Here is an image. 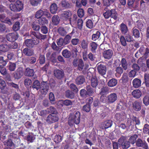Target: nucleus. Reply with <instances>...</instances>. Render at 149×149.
I'll return each instance as SVG.
<instances>
[{
    "label": "nucleus",
    "mask_w": 149,
    "mask_h": 149,
    "mask_svg": "<svg viewBox=\"0 0 149 149\" xmlns=\"http://www.w3.org/2000/svg\"><path fill=\"white\" fill-rule=\"evenodd\" d=\"M23 74V70L22 68H18L15 72L14 77L16 79L20 78Z\"/></svg>",
    "instance_id": "ddd939ff"
},
{
    "label": "nucleus",
    "mask_w": 149,
    "mask_h": 149,
    "mask_svg": "<svg viewBox=\"0 0 149 149\" xmlns=\"http://www.w3.org/2000/svg\"><path fill=\"white\" fill-rule=\"evenodd\" d=\"M5 17V16L2 15H0V19L2 22H3L6 23L8 24L9 25H11L12 24L13 20L12 19H10L9 17H7L4 21L2 20Z\"/></svg>",
    "instance_id": "6ab92c4d"
},
{
    "label": "nucleus",
    "mask_w": 149,
    "mask_h": 149,
    "mask_svg": "<svg viewBox=\"0 0 149 149\" xmlns=\"http://www.w3.org/2000/svg\"><path fill=\"white\" fill-rule=\"evenodd\" d=\"M78 16L80 17H82L84 15V11L82 9L80 8L78 10L77 12Z\"/></svg>",
    "instance_id": "6e6d98bb"
},
{
    "label": "nucleus",
    "mask_w": 149,
    "mask_h": 149,
    "mask_svg": "<svg viewBox=\"0 0 149 149\" xmlns=\"http://www.w3.org/2000/svg\"><path fill=\"white\" fill-rule=\"evenodd\" d=\"M118 144L121 146L123 149H127L130 146V144L129 142L122 139H119L118 141Z\"/></svg>",
    "instance_id": "9d476101"
},
{
    "label": "nucleus",
    "mask_w": 149,
    "mask_h": 149,
    "mask_svg": "<svg viewBox=\"0 0 149 149\" xmlns=\"http://www.w3.org/2000/svg\"><path fill=\"white\" fill-rule=\"evenodd\" d=\"M80 112L79 111L77 112L71 120V118H69V123H71V124H72L73 123H75L76 124H79L80 121Z\"/></svg>",
    "instance_id": "423d86ee"
},
{
    "label": "nucleus",
    "mask_w": 149,
    "mask_h": 149,
    "mask_svg": "<svg viewBox=\"0 0 149 149\" xmlns=\"http://www.w3.org/2000/svg\"><path fill=\"white\" fill-rule=\"evenodd\" d=\"M32 39H27L25 41L26 45L29 47H32L34 45L37 44L39 43V40L34 37L32 38Z\"/></svg>",
    "instance_id": "39448f33"
},
{
    "label": "nucleus",
    "mask_w": 149,
    "mask_h": 149,
    "mask_svg": "<svg viewBox=\"0 0 149 149\" xmlns=\"http://www.w3.org/2000/svg\"><path fill=\"white\" fill-rule=\"evenodd\" d=\"M59 17L57 15H54L52 18V23L54 25H57L59 22Z\"/></svg>",
    "instance_id": "4be33fe9"
},
{
    "label": "nucleus",
    "mask_w": 149,
    "mask_h": 149,
    "mask_svg": "<svg viewBox=\"0 0 149 149\" xmlns=\"http://www.w3.org/2000/svg\"><path fill=\"white\" fill-rule=\"evenodd\" d=\"M100 33L97 31L96 33L93 34L92 36V39L94 41L98 39L100 36Z\"/></svg>",
    "instance_id": "a18cd8bd"
},
{
    "label": "nucleus",
    "mask_w": 149,
    "mask_h": 149,
    "mask_svg": "<svg viewBox=\"0 0 149 149\" xmlns=\"http://www.w3.org/2000/svg\"><path fill=\"white\" fill-rule=\"evenodd\" d=\"M31 38L34 37L36 38L39 40V39L44 40L46 38V35H43L38 33H36L35 32H32L30 35Z\"/></svg>",
    "instance_id": "f8f14e48"
},
{
    "label": "nucleus",
    "mask_w": 149,
    "mask_h": 149,
    "mask_svg": "<svg viewBox=\"0 0 149 149\" xmlns=\"http://www.w3.org/2000/svg\"><path fill=\"white\" fill-rule=\"evenodd\" d=\"M83 21L81 19H79L78 21L77 26L78 28L81 29L82 28Z\"/></svg>",
    "instance_id": "864d4df0"
},
{
    "label": "nucleus",
    "mask_w": 149,
    "mask_h": 149,
    "mask_svg": "<svg viewBox=\"0 0 149 149\" xmlns=\"http://www.w3.org/2000/svg\"><path fill=\"white\" fill-rule=\"evenodd\" d=\"M91 84L93 87H95L98 84L97 80L96 77H93L91 79Z\"/></svg>",
    "instance_id": "4c0bfd02"
},
{
    "label": "nucleus",
    "mask_w": 149,
    "mask_h": 149,
    "mask_svg": "<svg viewBox=\"0 0 149 149\" xmlns=\"http://www.w3.org/2000/svg\"><path fill=\"white\" fill-rule=\"evenodd\" d=\"M8 68L10 70V71H13L16 68V65L14 63H10Z\"/></svg>",
    "instance_id": "37998d69"
},
{
    "label": "nucleus",
    "mask_w": 149,
    "mask_h": 149,
    "mask_svg": "<svg viewBox=\"0 0 149 149\" xmlns=\"http://www.w3.org/2000/svg\"><path fill=\"white\" fill-rule=\"evenodd\" d=\"M149 132V125L145 124L143 128V132L146 134H148Z\"/></svg>",
    "instance_id": "0e129e2a"
},
{
    "label": "nucleus",
    "mask_w": 149,
    "mask_h": 149,
    "mask_svg": "<svg viewBox=\"0 0 149 149\" xmlns=\"http://www.w3.org/2000/svg\"><path fill=\"white\" fill-rule=\"evenodd\" d=\"M72 14L70 11H66L63 12L61 14V18L65 20H68L70 22L71 21V17Z\"/></svg>",
    "instance_id": "6e6552de"
},
{
    "label": "nucleus",
    "mask_w": 149,
    "mask_h": 149,
    "mask_svg": "<svg viewBox=\"0 0 149 149\" xmlns=\"http://www.w3.org/2000/svg\"><path fill=\"white\" fill-rule=\"evenodd\" d=\"M80 95H81V96L84 98H86L87 93V92L86 91L84 90V89H81V90L80 91Z\"/></svg>",
    "instance_id": "4d7b16f0"
},
{
    "label": "nucleus",
    "mask_w": 149,
    "mask_h": 149,
    "mask_svg": "<svg viewBox=\"0 0 149 149\" xmlns=\"http://www.w3.org/2000/svg\"><path fill=\"white\" fill-rule=\"evenodd\" d=\"M73 65L75 67H78L79 70H83L84 71L88 67L87 64L84 65L83 61L81 59H74L73 62Z\"/></svg>",
    "instance_id": "f257e3e1"
},
{
    "label": "nucleus",
    "mask_w": 149,
    "mask_h": 149,
    "mask_svg": "<svg viewBox=\"0 0 149 149\" xmlns=\"http://www.w3.org/2000/svg\"><path fill=\"white\" fill-rule=\"evenodd\" d=\"M41 1L42 0H30V1L32 5L36 6L39 4Z\"/></svg>",
    "instance_id": "603ef678"
},
{
    "label": "nucleus",
    "mask_w": 149,
    "mask_h": 149,
    "mask_svg": "<svg viewBox=\"0 0 149 149\" xmlns=\"http://www.w3.org/2000/svg\"><path fill=\"white\" fill-rule=\"evenodd\" d=\"M63 56L66 58H68L71 56V53L67 49L64 50L62 52Z\"/></svg>",
    "instance_id": "e433bc0d"
},
{
    "label": "nucleus",
    "mask_w": 149,
    "mask_h": 149,
    "mask_svg": "<svg viewBox=\"0 0 149 149\" xmlns=\"http://www.w3.org/2000/svg\"><path fill=\"white\" fill-rule=\"evenodd\" d=\"M35 137L32 133H29L27 136V140L28 141L32 142L35 139Z\"/></svg>",
    "instance_id": "79ce46f5"
},
{
    "label": "nucleus",
    "mask_w": 149,
    "mask_h": 149,
    "mask_svg": "<svg viewBox=\"0 0 149 149\" xmlns=\"http://www.w3.org/2000/svg\"><path fill=\"white\" fill-rule=\"evenodd\" d=\"M76 83L77 84H83L85 81V79L83 76H79L76 79Z\"/></svg>",
    "instance_id": "b1692460"
},
{
    "label": "nucleus",
    "mask_w": 149,
    "mask_h": 149,
    "mask_svg": "<svg viewBox=\"0 0 149 149\" xmlns=\"http://www.w3.org/2000/svg\"><path fill=\"white\" fill-rule=\"evenodd\" d=\"M63 7L69 8L70 6V3L69 0H63L61 3Z\"/></svg>",
    "instance_id": "cd10ccee"
},
{
    "label": "nucleus",
    "mask_w": 149,
    "mask_h": 149,
    "mask_svg": "<svg viewBox=\"0 0 149 149\" xmlns=\"http://www.w3.org/2000/svg\"><path fill=\"white\" fill-rule=\"evenodd\" d=\"M19 22H16L14 25L13 29L15 31H17L19 30Z\"/></svg>",
    "instance_id": "052dcab7"
},
{
    "label": "nucleus",
    "mask_w": 149,
    "mask_h": 149,
    "mask_svg": "<svg viewBox=\"0 0 149 149\" xmlns=\"http://www.w3.org/2000/svg\"><path fill=\"white\" fill-rule=\"evenodd\" d=\"M88 44L87 40H83L81 41V45L83 49H87Z\"/></svg>",
    "instance_id": "c85d7f7f"
},
{
    "label": "nucleus",
    "mask_w": 149,
    "mask_h": 149,
    "mask_svg": "<svg viewBox=\"0 0 149 149\" xmlns=\"http://www.w3.org/2000/svg\"><path fill=\"white\" fill-rule=\"evenodd\" d=\"M24 84L27 87L31 86L32 82L31 79H26L24 81Z\"/></svg>",
    "instance_id": "de8ad7c7"
},
{
    "label": "nucleus",
    "mask_w": 149,
    "mask_h": 149,
    "mask_svg": "<svg viewBox=\"0 0 149 149\" xmlns=\"http://www.w3.org/2000/svg\"><path fill=\"white\" fill-rule=\"evenodd\" d=\"M58 118L56 115H50L47 118V121L48 123H52L58 121Z\"/></svg>",
    "instance_id": "4468645a"
},
{
    "label": "nucleus",
    "mask_w": 149,
    "mask_h": 149,
    "mask_svg": "<svg viewBox=\"0 0 149 149\" xmlns=\"http://www.w3.org/2000/svg\"><path fill=\"white\" fill-rule=\"evenodd\" d=\"M105 101L106 103H113L115 102L118 98V96L115 93H112L108 95Z\"/></svg>",
    "instance_id": "20e7f679"
},
{
    "label": "nucleus",
    "mask_w": 149,
    "mask_h": 149,
    "mask_svg": "<svg viewBox=\"0 0 149 149\" xmlns=\"http://www.w3.org/2000/svg\"><path fill=\"white\" fill-rule=\"evenodd\" d=\"M9 47L7 45H0V50L3 52H6L8 51Z\"/></svg>",
    "instance_id": "c9c22d12"
},
{
    "label": "nucleus",
    "mask_w": 149,
    "mask_h": 149,
    "mask_svg": "<svg viewBox=\"0 0 149 149\" xmlns=\"http://www.w3.org/2000/svg\"><path fill=\"white\" fill-rule=\"evenodd\" d=\"M121 65L125 70L127 69V64L126 59L124 58H122L121 61Z\"/></svg>",
    "instance_id": "72a5a7b5"
},
{
    "label": "nucleus",
    "mask_w": 149,
    "mask_h": 149,
    "mask_svg": "<svg viewBox=\"0 0 149 149\" xmlns=\"http://www.w3.org/2000/svg\"><path fill=\"white\" fill-rule=\"evenodd\" d=\"M49 89V86L46 82L42 81L41 83L40 91L42 94H46Z\"/></svg>",
    "instance_id": "0eeeda50"
},
{
    "label": "nucleus",
    "mask_w": 149,
    "mask_h": 149,
    "mask_svg": "<svg viewBox=\"0 0 149 149\" xmlns=\"http://www.w3.org/2000/svg\"><path fill=\"white\" fill-rule=\"evenodd\" d=\"M90 45L91 47V51L93 52H94L97 48V44L95 42H92L90 43Z\"/></svg>",
    "instance_id": "c03bdc74"
},
{
    "label": "nucleus",
    "mask_w": 149,
    "mask_h": 149,
    "mask_svg": "<svg viewBox=\"0 0 149 149\" xmlns=\"http://www.w3.org/2000/svg\"><path fill=\"white\" fill-rule=\"evenodd\" d=\"M97 69L99 74L102 75H104L106 73L107 68L106 66L104 65L98 63L97 65Z\"/></svg>",
    "instance_id": "9b49d317"
},
{
    "label": "nucleus",
    "mask_w": 149,
    "mask_h": 149,
    "mask_svg": "<svg viewBox=\"0 0 149 149\" xmlns=\"http://www.w3.org/2000/svg\"><path fill=\"white\" fill-rule=\"evenodd\" d=\"M137 137V135L136 134L131 136L129 139V142L132 144H134Z\"/></svg>",
    "instance_id": "2f4dec72"
},
{
    "label": "nucleus",
    "mask_w": 149,
    "mask_h": 149,
    "mask_svg": "<svg viewBox=\"0 0 149 149\" xmlns=\"http://www.w3.org/2000/svg\"><path fill=\"white\" fill-rule=\"evenodd\" d=\"M44 13L43 11L41 10H40L36 12L35 15V17L37 18H40L44 15Z\"/></svg>",
    "instance_id": "f704fd0d"
},
{
    "label": "nucleus",
    "mask_w": 149,
    "mask_h": 149,
    "mask_svg": "<svg viewBox=\"0 0 149 149\" xmlns=\"http://www.w3.org/2000/svg\"><path fill=\"white\" fill-rule=\"evenodd\" d=\"M6 86V84L5 82L3 80L2 77H0V88L3 89Z\"/></svg>",
    "instance_id": "a19ab883"
},
{
    "label": "nucleus",
    "mask_w": 149,
    "mask_h": 149,
    "mask_svg": "<svg viewBox=\"0 0 149 149\" xmlns=\"http://www.w3.org/2000/svg\"><path fill=\"white\" fill-rule=\"evenodd\" d=\"M120 30L122 33L124 34L126 33L128 31L126 25L123 23L120 25Z\"/></svg>",
    "instance_id": "bb28decb"
},
{
    "label": "nucleus",
    "mask_w": 149,
    "mask_h": 149,
    "mask_svg": "<svg viewBox=\"0 0 149 149\" xmlns=\"http://www.w3.org/2000/svg\"><path fill=\"white\" fill-rule=\"evenodd\" d=\"M6 37L8 40L13 42L15 41L17 39L18 35L16 32H14L8 34Z\"/></svg>",
    "instance_id": "1a4fd4ad"
},
{
    "label": "nucleus",
    "mask_w": 149,
    "mask_h": 149,
    "mask_svg": "<svg viewBox=\"0 0 149 149\" xmlns=\"http://www.w3.org/2000/svg\"><path fill=\"white\" fill-rule=\"evenodd\" d=\"M32 26L33 30L36 31H39L40 28L39 25L36 22H33L32 25Z\"/></svg>",
    "instance_id": "ea45409f"
},
{
    "label": "nucleus",
    "mask_w": 149,
    "mask_h": 149,
    "mask_svg": "<svg viewBox=\"0 0 149 149\" xmlns=\"http://www.w3.org/2000/svg\"><path fill=\"white\" fill-rule=\"evenodd\" d=\"M70 88L72 91L75 92L77 93L78 91L77 88L74 84H71L70 86Z\"/></svg>",
    "instance_id": "8fccbe9b"
},
{
    "label": "nucleus",
    "mask_w": 149,
    "mask_h": 149,
    "mask_svg": "<svg viewBox=\"0 0 149 149\" xmlns=\"http://www.w3.org/2000/svg\"><path fill=\"white\" fill-rule=\"evenodd\" d=\"M133 108L136 111H140L141 109V103L137 101L134 102L133 104Z\"/></svg>",
    "instance_id": "a211bd4d"
},
{
    "label": "nucleus",
    "mask_w": 149,
    "mask_h": 149,
    "mask_svg": "<svg viewBox=\"0 0 149 149\" xmlns=\"http://www.w3.org/2000/svg\"><path fill=\"white\" fill-rule=\"evenodd\" d=\"M104 17L105 18H108L111 16V18L116 20L118 18V14L114 9L108 10L103 13Z\"/></svg>",
    "instance_id": "7ed1b4c3"
},
{
    "label": "nucleus",
    "mask_w": 149,
    "mask_h": 149,
    "mask_svg": "<svg viewBox=\"0 0 149 149\" xmlns=\"http://www.w3.org/2000/svg\"><path fill=\"white\" fill-rule=\"evenodd\" d=\"M86 26L89 29H91L93 26V23L91 20H88L86 23Z\"/></svg>",
    "instance_id": "3c124183"
},
{
    "label": "nucleus",
    "mask_w": 149,
    "mask_h": 149,
    "mask_svg": "<svg viewBox=\"0 0 149 149\" xmlns=\"http://www.w3.org/2000/svg\"><path fill=\"white\" fill-rule=\"evenodd\" d=\"M55 76L59 79H61L64 76V73L62 70H55L54 72Z\"/></svg>",
    "instance_id": "f3484780"
},
{
    "label": "nucleus",
    "mask_w": 149,
    "mask_h": 149,
    "mask_svg": "<svg viewBox=\"0 0 149 149\" xmlns=\"http://www.w3.org/2000/svg\"><path fill=\"white\" fill-rule=\"evenodd\" d=\"M136 145L138 147H142L145 149H147L148 148L147 143L140 139H138L136 142Z\"/></svg>",
    "instance_id": "dca6fc26"
},
{
    "label": "nucleus",
    "mask_w": 149,
    "mask_h": 149,
    "mask_svg": "<svg viewBox=\"0 0 149 149\" xmlns=\"http://www.w3.org/2000/svg\"><path fill=\"white\" fill-rule=\"evenodd\" d=\"M72 92L70 91H68L66 92V95L68 98L72 99L74 97V95L73 93H71Z\"/></svg>",
    "instance_id": "e2e57ef3"
},
{
    "label": "nucleus",
    "mask_w": 149,
    "mask_h": 149,
    "mask_svg": "<svg viewBox=\"0 0 149 149\" xmlns=\"http://www.w3.org/2000/svg\"><path fill=\"white\" fill-rule=\"evenodd\" d=\"M62 140L61 136L58 135H56L54 139V141L56 143H58Z\"/></svg>",
    "instance_id": "bf43d9fd"
},
{
    "label": "nucleus",
    "mask_w": 149,
    "mask_h": 149,
    "mask_svg": "<svg viewBox=\"0 0 149 149\" xmlns=\"http://www.w3.org/2000/svg\"><path fill=\"white\" fill-rule=\"evenodd\" d=\"M113 54V52L111 49H108L104 51L103 55L105 58L110 59Z\"/></svg>",
    "instance_id": "2eb2a0df"
},
{
    "label": "nucleus",
    "mask_w": 149,
    "mask_h": 149,
    "mask_svg": "<svg viewBox=\"0 0 149 149\" xmlns=\"http://www.w3.org/2000/svg\"><path fill=\"white\" fill-rule=\"evenodd\" d=\"M58 9L57 5L55 3H53L50 6V11L52 14L56 13Z\"/></svg>",
    "instance_id": "a878e982"
},
{
    "label": "nucleus",
    "mask_w": 149,
    "mask_h": 149,
    "mask_svg": "<svg viewBox=\"0 0 149 149\" xmlns=\"http://www.w3.org/2000/svg\"><path fill=\"white\" fill-rule=\"evenodd\" d=\"M132 34L133 36L136 38H138L139 37L140 33L139 31L136 29L134 28L133 29Z\"/></svg>",
    "instance_id": "473e14b6"
},
{
    "label": "nucleus",
    "mask_w": 149,
    "mask_h": 149,
    "mask_svg": "<svg viewBox=\"0 0 149 149\" xmlns=\"http://www.w3.org/2000/svg\"><path fill=\"white\" fill-rule=\"evenodd\" d=\"M71 39V37L69 35H67L65 38L64 43L65 44H68L70 42Z\"/></svg>",
    "instance_id": "5fc2aeb1"
},
{
    "label": "nucleus",
    "mask_w": 149,
    "mask_h": 149,
    "mask_svg": "<svg viewBox=\"0 0 149 149\" xmlns=\"http://www.w3.org/2000/svg\"><path fill=\"white\" fill-rule=\"evenodd\" d=\"M141 80L138 78L134 79L132 81L133 86L135 88L139 87L141 86Z\"/></svg>",
    "instance_id": "412c9836"
},
{
    "label": "nucleus",
    "mask_w": 149,
    "mask_h": 149,
    "mask_svg": "<svg viewBox=\"0 0 149 149\" xmlns=\"http://www.w3.org/2000/svg\"><path fill=\"white\" fill-rule=\"evenodd\" d=\"M143 104L146 106L149 104V97L148 96H145L143 98Z\"/></svg>",
    "instance_id": "49530a36"
},
{
    "label": "nucleus",
    "mask_w": 149,
    "mask_h": 149,
    "mask_svg": "<svg viewBox=\"0 0 149 149\" xmlns=\"http://www.w3.org/2000/svg\"><path fill=\"white\" fill-rule=\"evenodd\" d=\"M6 64V62L3 59V57L0 56V67H3Z\"/></svg>",
    "instance_id": "680f3d73"
},
{
    "label": "nucleus",
    "mask_w": 149,
    "mask_h": 149,
    "mask_svg": "<svg viewBox=\"0 0 149 149\" xmlns=\"http://www.w3.org/2000/svg\"><path fill=\"white\" fill-rule=\"evenodd\" d=\"M23 53L25 55L29 56L32 55L33 54V51L28 48H25L24 49Z\"/></svg>",
    "instance_id": "c756f323"
},
{
    "label": "nucleus",
    "mask_w": 149,
    "mask_h": 149,
    "mask_svg": "<svg viewBox=\"0 0 149 149\" xmlns=\"http://www.w3.org/2000/svg\"><path fill=\"white\" fill-rule=\"evenodd\" d=\"M24 74L26 76H32L34 75V71L32 69L27 68L25 71Z\"/></svg>",
    "instance_id": "5701e85b"
},
{
    "label": "nucleus",
    "mask_w": 149,
    "mask_h": 149,
    "mask_svg": "<svg viewBox=\"0 0 149 149\" xmlns=\"http://www.w3.org/2000/svg\"><path fill=\"white\" fill-rule=\"evenodd\" d=\"M39 24H40L43 25L47 24L48 23V21L45 18H42L38 20Z\"/></svg>",
    "instance_id": "58836bf2"
},
{
    "label": "nucleus",
    "mask_w": 149,
    "mask_h": 149,
    "mask_svg": "<svg viewBox=\"0 0 149 149\" xmlns=\"http://www.w3.org/2000/svg\"><path fill=\"white\" fill-rule=\"evenodd\" d=\"M87 93L88 95H91L93 93V91L92 88L89 86L87 87Z\"/></svg>",
    "instance_id": "338daca9"
},
{
    "label": "nucleus",
    "mask_w": 149,
    "mask_h": 149,
    "mask_svg": "<svg viewBox=\"0 0 149 149\" xmlns=\"http://www.w3.org/2000/svg\"><path fill=\"white\" fill-rule=\"evenodd\" d=\"M120 41L122 45L123 46H125L126 45V43L125 40L123 36H121L120 38Z\"/></svg>",
    "instance_id": "774afa93"
},
{
    "label": "nucleus",
    "mask_w": 149,
    "mask_h": 149,
    "mask_svg": "<svg viewBox=\"0 0 149 149\" xmlns=\"http://www.w3.org/2000/svg\"><path fill=\"white\" fill-rule=\"evenodd\" d=\"M47 110L48 112H50L53 114H55L56 113L55 109L52 107H50L49 109H47Z\"/></svg>",
    "instance_id": "69168bd1"
},
{
    "label": "nucleus",
    "mask_w": 149,
    "mask_h": 149,
    "mask_svg": "<svg viewBox=\"0 0 149 149\" xmlns=\"http://www.w3.org/2000/svg\"><path fill=\"white\" fill-rule=\"evenodd\" d=\"M133 96L135 98H139L141 95V91L139 90L136 89L134 90L132 93Z\"/></svg>",
    "instance_id": "aec40b11"
},
{
    "label": "nucleus",
    "mask_w": 149,
    "mask_h": 149,
    "mask_svg": "<svg viewBox=\"0 0 149 149\" xmlns=\"http://www.w3.org/2000/svg\"><path fill=\"white\" fill-rule=\"evenodd\" d=\"M40 85L39 82L38 80H36L33 83L32 87L38 90L40 88Z\"/></svg>",
    "instance_id": "7c9ffc66"
},
{
    "label": "nucleus",
    "mask_w": 149,
    "mask_h": 149,
    "mask_svg": "<svg viewBox=\"0 0 149 149\" xmlns=\"http://www.w3.org/2000/svg\"><path fill=\"white\" fill-rule=\"evenodd\" d=\"M23 4L20 1H17L14 3H12L10 5V8L13 11L15 12L19 11L23 8Z\"/></svg>",
    "instance_id": "f03ea898"
},
{
    "label": "nucleus",
    "mask_w": 149,
    "mask_h": 149,
    "mask_svg": "<svg viewBox=\"0 0 149 149\" xmlns=\"http://www.w3.org/2000/svg\"><path fill=\"white\" fill-rule=\"evenodd\" d=\"M136 72L134 70H131L128 74L129 77H134L136 75Z\"/></svg>",
    "instance_id": "13d9d810"
},
{
    "label": "nucleus",
    "mask_w": 149,
    "mask_h": 149,
    "mask_svg": "<svg viewBox=\"0 0 149 149\" xmlns=\"http://www.w3.org/2000/svg\"><path fill=\"white\" fill-rule=\"evenodd\" d=\"M91 109V105L87 104L84 105L83 107V110L84 111L86 112H89Z\"/></svg>",
    "instance_id": "09e8293b"
},
{
    "label": "nucleus",
    "mask_w": 149,
    "mask_h": 149,
    "mask_svg": "<svg viewBox=\"0 0 149 149\" xmlns=\"http://www.w3.org/2000/svg\"><path fill=\"white\" fill-rule=\"evenodd\" d=\"M117 81L115 79H112L109 81L108 84L109 86L112 87L115 86L117 84Z\"/></svg>",
    "instance_id": "393cba45"
}]
</instances>
